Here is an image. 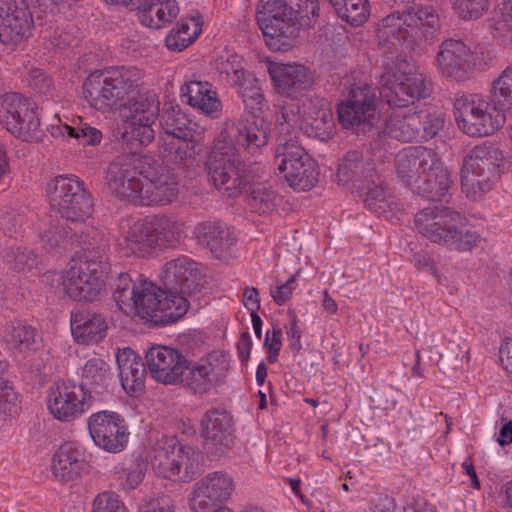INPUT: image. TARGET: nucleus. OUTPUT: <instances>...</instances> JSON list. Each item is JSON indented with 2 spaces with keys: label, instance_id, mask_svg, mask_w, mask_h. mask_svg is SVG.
<instances>
[{
  "label": "nucleus",
  "instance_id": "c756f323",
  "mask_svg": "<svg viewBox=\"0 0 512 512\" xmlns=\"http://www.w3.org/2000/svg\"><path fill=\"white\" fill-rule=\"evenodd\" d=\"M108 330L106 317L102 313L86 309H75L71 313V333L79 344L89 345L102 341Z\"/></svg>",
  "mask_w": 512,
  "mask_h": 512
},
{
  "label": "nucleus",
  "instance_id": "de8ad7c7",
  "mask_svg": "<svg viewBox=\"0 0 512 512\" xmlns=\"http://www.w3.org/2000/svg\"><path fill=\"white\" fill-rule=\"evenodd\" d=\"M111 373L109 365L101 358H91L86 361L82 369V380L80 385L94 388H106L111 381Z\"/></svg>",
  "mask_w": 512,
  "mask_h": 512
},
{
  "label": "nucleus",
  "instance_id": "58836bf2",
  "mask_svg": "<svg viewBox=\"0 0 512 512\" xmlns=\"http://www.w3.org/2000/svg\"><path fill=\"white\" fill-rule=\"evenodd\" d=\"M68 224L69 223L66 224L65 220L64 223L58 222L41 233V243L48 252L54 251L60 247L66 248L69 242H71V244L74 242L79 244L81 234H86L82 226L74 225V227H71L68 226Z\"/></svg>",
  "mask_w": 512,
  "mask_h": 512
},
{
  "label": "nucleus",
  "instance_id": "6e6d98bb",
  "mask_svg": "<svg viewBox=\"0 0 512 512\" xmlns=\"http://www.w3.org/2000/svg\"><path fill=\"white\" fill-rule=\"evenodd\" d=\"M129 158V162L133 163V168L136 170V177L143 176L147 181L161 174L162 169L167 167L160 166L157 161L150 155L138 154V151H125Z\"/></svg>",
  "mask_w": 512,
  "mask_h": 512
},
{
  "label": "nucleus",
  "instance_id": "603ef678",
  "mask_svg": "<svg viewBox=\"0 0 512 512\" xmlns=\"http://www.w3.org/2000/svg\"><path fill=\"white\" fill-rule=\"evenodd\" d=\"M4 262L15 271L32 269L39 263L38 255L22 247H6L2 250Z\"/></svg>",
  "mask_w": 512,
  "mask_h": 512
},
{
  "label": "nucleus",
  "instance_id": "20e7f679",
  "mask_svg": "<svg viewBox=\"0 0 512 512\" xmlns=\"http://www.w3.org/2000/svg\"><path fill=\"white\" fill-rule=\"evenodd\" d=\"M461 214L447 206L421 209L414 219L415 228L431 242L458 251H471L482 238L475 230L460 228Z\"/></svg>",
  "mask_w": 512,
  "mask_h": 512
},
{
  "label": "nucleus",
  "instance_id": "3c124183",
  "mask_svg": "<svg viewBox=\"0 0 512 512\" xmlns=\"http://www.w3.org/2000/svg\"><path fill=\"white\" fill-rule=\"evenodd\" d=\"M292 7L294 22L300 29H309L313 27L319 17L318 0H288Z\"/></svg>",
  "mask_w": 512,
  "mask_h": 512
},
{
  "label": "nucleus",
  "instance_id": "f03ea898",
  "mask_svg": "<svg viewBox=\"0 0 512 512\" xmlns=\"http://www.w3.org/2000/svg\"><path fill=\"white\" fill-rule=\"evenodd\" d=\"M429 94L426 77L407 59L387 63L379 76V95L393 111L386 121V133L401 142L420 140L421 122L417 112L405 108Z\"/></svg>",
  "mask_w": 512,
  "mask_h": 512
},
{
  "label": "nucleus",
  "instance_id": "c85d7f7f",
  "mask_svg": "<svg viewBox=\"0 0 512 512\" xmlns=\"http://www.w3.org/2000/svg\"><path fill=\"white\" fill-rule=\"evenodd\" d=\"M300 129L310 138L328 141L334 133L335 122L328 102L319 97L310 98Z\"/></svg>",
  "mask_w": 512,
  "mask_h": 512
},
{
  "label": "nucleus",
  "instance_id": "774afa93",
  "mask_svg": "<svg viewBox=\"0 0 512 512\" xmlns=\"http://www.w3.org/2000/svg\"><path fill=\"white\" fill-rule=\"evenodd\" d=\"M294 289L295 276H292L285 283L276 286L274 289H271L270 294L276 304L283 305L290 299Z\"/></svg>",
  "mask_w": 512,
  "mask_h": 512
},
{
  "label": "nucleus",
  "instance_id": "cd10ccee",
  "mask_svg": "<svg viewBox=\"0 0 512 512\" xmlns=\"http://www.w3.org/2000/svg\"><path fill=\"white\" fill-rule=\"evenodd\" d=\"M178 181L170 169H162L161 174L141 184L135 203L144 206L167 205L178 198Z\"/></svg>",
  "mask_w": 512,
  "mask_h": 512
},
{
  "label": "nucleus",
  "instance_id": "5701e85b",
  "mask_svg": "<svg viewBox=\"0 0 512 512\" xmlns=\"http://www.w3.org/2000/svg\"><path fill=\"white\" fill-rule=\"evenodd\" d=\"M151 376L163 384L179 383L188 359L178 350L168 346H152L145 355Z\"/></svg>",
  "mask_w": 512,
  "mask_h": 512
},
{
  "label": "nucleus",
  "instance_id": "f3484780",
  "mask_svg": "<svg viewBox=\"0 0 512 512\" xmlns=\"http://www.w3.org/2000/svg\"><path fill=\"white\" fill-rule=\"evenodd\" d=\"M180 224L174 218L158 215L136 222L129 230L127 242L134 253L144 254L150 248L175 246L180 239Z\"/></svg>",
  "mask_w": 512,
  "mask_h": 512
},
{
  "label": "nucleus",
  "instance_id": "a19ab883",
  "mask_svg": "<svg viewBox=\"0 0 512 512\" xmlns=\"http://www.w3.org/2000/svg\"><path fill=\"white\" fill-rule=\"evenodd\" d=\"M155 122L129 121L119 138V143L126 148L123 151H139L151 143L155 138L153 125Z\"/></svg>",
  "mask_w": 512,
  "mask_h": 512
},
{
  "label": "nucleus",
  "instance_id": "1a4fd4ad",
  "mask_svg": "<svg viewBox=\"0 0 512 512\" xmlns=\"http://www.w3.org/2000/svg\"><path fill=\"white\" fill-rule=\"evenodd\" d=\"M201 460L199 449L182 445L174 436H162L154 445L151 463L159 476L189 482L200 473Z\"/></svg>",
  "mask_w": 512,
  "mask_h": 512
},
{
  "label": "nucleus",
  "instance_id": "f257e3e1",
  "mask_svg": "<svg viewBox=\"0 0 512 512\" xmlns=\"http://www.w3.org/2000/svg\"><path fill=\"white\" fill-rule=\"evenodd\" d=\"M270 128L260 119L251 125H234L228 135L213 147L206 168L217 190L229 198L245 195L251 212L269 215L276 210L279 197L264 183V167L260 163H246L241 152L255 155L268 144Z\"/></svg>",
  "mask_w": 512,
  "mask_h": 512
},
{
  "label": "nucleus",
  "instance_id": "a18cd8bd",
  "mask_svg": "<svg viewBox=\"0 0 512 512\" xmlns=\"http://www.w3.org/2000/svg\"><path fill=\"white\" fill-rule=\"evenodd\" d=\"M338 17L351 26H361L369 16L368 0H328Z\"/></svg>",
  "mask_w": 512,
  "mask_h": 512
},
{
  "label": "nucleus",
  "instance_id": "0eeeda50",
  "mask_svg": "<svg viewBox=\"0 0 512 512\" xmlns=\"http://www.w3.org/2000/svg\"><path fill=\"white\" fill-rule=\"evenodd\" d=\"M116 306L128 316H139L155 326L168 324L172 312H163L157 286L147 280L136 282L128 273H120L112 284Z\"/></svg>",
  "mask_w": 512,
  "mask_h": 512
},
{
  "label": "nucleus",
  "instance_id": "ea45409f",
  "mask_svg": "<svg viewBox=\"0 0 512 512\" xmlns=\"http://www.w3.org/2000/svg\"><path fill=\"white\" fill-rule=\"evenodd\" d=\"M35 329L21 321L10 322L3 334L5 342L15 355L22 358L33 349L35 344Z\"/></svg>",
  "mask_w": 512,
  "mask_h": 512
},
{
  "label": "nucleus",
  "instance_id": "338daca9",
  "mask_svg": "<svg viewBox=\"0 0 512 512\" xmlns=\"http://www.w3.org/2000/svg\"><path fill=\"white\" fill-rule=\"evenodd\" d=\"M490 27L494 30V37L512 39V19L504 11L492 19Z\"/></svg>",
  "mask_w": 512,
  "mask_h": 512
},
{
  "label": "nucleus",
  "instance_id": "bf43d9fd",
  "mask_svg": "<svg viewBox=\"0 0 512 512\" xmlns=\"http://www.w3.org/2000/svg\"><path fill=\"white\" fill-rule=\"evenodd\" d=\"M221 503L220 500L214 498V496L195 484L190 498V506L194 512H217L219 510L218 506Z\"/></svg>",
  "mask_w": 512,
  "mask_h": 512
},
{
  "label": "nucleus",
  "instance_id": "dca6fc26",
  "mask_svg": "<svg viewBox=\"0 0 512 512\" xmlns=\"http://www.w3.org/2000/svg\"><path fill=\"white\" fill-rule=\"evenodd\" d=\"M0 123L23 141H38L43 135L35 104L19 93L1 97Z\"/></svg>",
  "mask_w": 512,
  "mask_h": 512
},
{
  "label": "nucleus",
  "instance_id": "4c0bfd02",
  "mask_svg": "<svg viewBox=\"0 0 512 512\" xmlns=\"http://www.w3.org/2000/svg\"><path fill=\"white\" fill-rule=\"evenodd\" d=\"M159 100L155 92L147 89L136 91L123 106L129 111V121L155 122L159 116Z\"/></svg>",
  "mask_w": 512,
  "mask_h": 512
},
{
  "label": "nucleus",
  "instance_id": "ddd939ff",
  "mask_svg": "<svg viewBox=\"0 0 512 512\" xmlns=\"http://www.w3.org/2000/svg\"><path fill=\"white\" fill-rule=\"evenodd\" d=\"M288 0H261L257 6V24L267 45L274 50L291 46L298 35Z\"/></svg>",
  "mask_w": 512,
  "mask_h": 512
},
{
  "label": "nucleus",
  "instance_id": "b1692460",
  "mask_svg": "<svg viewBox=\"0 0 512 512\" xmlns=\"http://www.w3.org/2000/svg\"><path fill=\"white\" fill-rule=\"evenodd\" d=\"M438 155L434 149L425 146L403 149L395 160L398 178L413 190L429 167H433Z\"/></svg>",
  "mask_w": 512,
  "mask_h": 512
},
{
  "label": "nucleus",
  "instance_id": "6e6552de",
  "mask_svg": "<svg viewBox=\"0 0 512 512\" xmlns=\"http://www.w3.org/2000/svg\"><path fill=\"white\" fill-rule=\"evenodd\" d=\"M138 70L124 67L98 70L83 84V95L91 107L110 111L122 107L126 98L137 87Z\"/></svg>",
  "mask_w": 512,
  "mask_h": 512
},
{
  "label": "nucleus",
  "instance_id": "a211bd4d",
  "mask_svg": "<svg viewBox=\"0 0 512 512\" xmlns=\"http://www.w3.org/2000/svg\"><path fill=\"white\" fill-rule=\"evenodd\" d=\"M436 65L443 77L463 82L475 69L484 70L488 64L479 62L478 53H474L462 40L449 38L439 45Z\"/></svg>",
  "mask_w": 512,
  "mask_h": 512
},
{
  "label": "nucleus",
  "instance_id": "8fccbe9b",
  "mask_svg": "<svg viewBox=\"0 0 512 512\" xmlns=\"http://www.w3.org/2000/svg\"><path fill=\"white\" fill-rule=\"evenodd\" d=\"M196 484L222 503L230 497L233 491L232 478L221 471L206 475Z\"/></svg>",
  "mask_w": 512,
  "mask_h": 512
},
{
  "label": "nucleus",
  "instance_id": "aec40b11",
  "mask_svg": "<svg viewBox=\"0 0 512 512\" xmlns=\"http://www.w3.org/2000/svg\"><path fill=\"white\" fill-rule=\"evenodd\" d=\"M89 434L96 446L110 453H119L128 444L130 432L125 419L113 411H98L87 421Z\"/></svg>",
  "mask_w": 512,
  "mask_h": 512
},
{
  "label": "nucleus",
  "instance_id": "69168bd1",
  "mask_svg": "<svg viewBox=\"0 0 512 512\" xmlns=\"http://www.w3.org/2000/svg\"><path fill=\"white\" fill-rule=\"evenodd\" d=\"M381 178L375 184L365 183L361 185V189H367L366 196L364 199L365 205L376 213H380L384 210L385 204V193L381 186Z\"/></svg>",
  "mask_w": 512,
  "mask_h": 512
},
{
  "label": "nucleus",
  "instance_id": "7c9ffc66",
  "mask_svg": "<svg viewBox=\"0 0 512 512\" xmlns=\"http://www.w3.org/2000/svg\"><path fill=\"white\" fill-rule=\"evenodd\" d=\"M435 164L423 174L422 179L413 188V191L429 201L449 202V190L453 181L450 173L444 168L441 157L438 155Z\"/></svg>",
  "mask_w": 512,
  "mask_h": 512
},
{
  "label": "nucleus",
  "instance_id": "473e14b6",
  "mask_svg": "<svg viewBox=\"0 0 512 512\" xmlns=\"http://www.w3.org/2000/svg\"><path fill=\"white\" fill-rule=\"evenodd\" d=\"M135 10L141 24L154 29L171 23L179 14L176 0H139Z\"/></svg>",
  "mask_w": 512,
  "mask_h": 512
},
{
  "label": "nucleus",
  "instance_id": "bb28decb",
  "mask_svg": "<svg viewBox=\"0 0 512 512\" xmlns=\"http://www.w3.org/2000/svg\"><path fill=\"white\" fill-rule=\"evenodd\" d=\"M337 178L343 185L353 182L360 188L365 183L375 184L379 181V174L372 160L365 159L360 151L351 150L339 160Z\"/></svg>",
  "mask_w": 512,
  "mask_h": 512
},
{
  "label": "nucleus",
  "instance_id": "6ab92c4d",
  "mask_svg": "<svg viewBox=\"0 0 512 512\" xmlns=\"http://www.w3.org/2000/svg\"><path fill=\"white\" fill-rule=\"evenodd\" d=\"M94 400L92 392L84 385L61 382L50 388L48 408L57 420L71 422L88 411Z\"/></svg>",
  "mask_w": 512,
  "mask_h": 512
},
{
  "label": "nucleus",
  "instance_id": "4d7b16f0",
  "mask_svg": "<svg viewBox=\"0 0 512 512\" xmlns=\"http://www.w3.org/2000/svg\"><path fill=\"white\" fill-rule=\"evenodd\" d=\"M20 410L18 395L10 382L0 379V420L14 417Z\"/></svg>",
  "mask_w": 512,
  "mask_h": 512
},
{
  "label": "nucleus",
  "instance_id": "e2e57ef3",
  "mask_svg": "<svg viewBox=\"0 0 512 512\" xmlns=\"http://www.w3.org/2000/svg\"><path fill=\"white\" fill-rule=\"evenodd\" d=\"M92 512H128V510L116 493L107 491L95 498Z\"/></svg>",
  "mask_w": 512,
  "mask_h": 512
},
{
  "label": "nucleus",
  "instance_id": "72a5a7b5",
  "mask_svg": "<svg viewBox=\"0 0 512 512\" xmlns=\"http://www.w3.org/2000/svg\"><path fill=\"white\" fill-rule=\"evenodd\" d=\"M183 95L188 98L190 106L201 110L205 115L216 119L222 112V102L216 90L208 82L190 81L182 88Z\"/></svg>",
  "mask_w": 512,
  "mask_h": 512
},
{
  "label": "nucleus",
  "instance_id": "f8f14e48",
  "mask_svg": "<svg viewBox=\"0 0 512 512\" xmlns=\"http://www.w3.org/2000/svg\"><path fill=\"white\" fill-rule=\"evenodd\" d=\"M454 116L458 126L471 136H488L497 131L505 115L493 110L492 101L480 94L461 95L454 101Z\"/></svg>",
  "mask_w": 512,
  "mask_h": 512
},
{
  "label": "nucleus",
  "instance_id": "864d4df0",
  "mask_svg": "<svg viewBox=\"0 0 512 512\" xmlns=\"http://www.w3.org/2000/svg\"><path fill=\"white\" fill-rule=\"evenodd\" d=\"M302 125L301 117L299 115V106L296 104H285L281 106L279 112L276 114V128L278 129L280 139H288L296 128ZM291 137H289L290 139Z\"/></svg>",
  "mask_w": 512,
  "mask_h": 512
},
{
  "label": "nucleus",
  "instance_id": "f704fd0d",
  "mask_svg": "<svg viewBox=\"0 0 512 512\" xmlns=\"http://www.w3.org/2000/svg\"><path fill=\"white\" fill-rule=\"evenodd\" d=\"M183 370L179 383H183L196 394L206 393L220 379L217 367L207 360L199 362L188 360L187 367Z\"/></svg>",
  "mask_w": 512,
  "mask_h": 512
},
{
  "label": "nucleus",
  "instance_id": "393cba45",
  "mask_svg": "<svg viewBox=\"0 0 512 512\" xmlns=\"http://www.w3.org/2000/svg\"><path fill=\"white\" fill-rule=\"evenodd\" d=\"M274 88L282 96L298 99L313 85L312 72L299 64H275L269 67Z\"/></svg>",
  "mask_w": 512,
  "mask_h": 512
},
{
  "label": "nucleus",
  "instance_id": "4468645a",
  "mask_svg": "<svg viewBox=\"0 0 512 512\" xmlns=\"http://www.w3.org/2000/svg\"><path fill=\"white\" fill-rule=\"evenodd\" d=\"M501 159V150L490 143L477 145L470 151L461 169V187L467 197L477 200L491 190V174Z\"/></svg>",
  "mask_w": 512,
  "mask_h": 512
},
{
  "label": "nucleus",
  "instance_id": "680f3d73",
  "mask_svg": "<svg viewBox=\"0 0 512 512\" xmlns=\"http://www.w3.org/2000/svg\"><path fill=\"white\" fill-rule=\"evenodd\" d=\"M26 82L37 94L53 95V81L42 69L32 68L26 76Z\"/></svg>",
  "mask_w": 512,
  "mask_h": 512
},
{
  "label": "nucleus",
  "instance_id": "5fc2aeb1",
  "mask_svg": "<svg viewBox=\"0 0 512 512\" xmlns=\"http://www.w3.org/2000/svg\"><path fill=\"white\" fill-rule=\"evenodd\" d=\"M145 374L146 371L142 361L119 372L120 382L125 392L131 396L141 394L145 386Z\"/></svg>",
  "mask_w": 512,
  "mask_h": 512
},
{
  "label": "nucleus",
  "instance_id": "39448f33",
  "mask_svg": "<svg viewBox=\"0 0 512 512\" xmlns=\"http://www.w3.org/2000/svg\"><path fill=\"white\" fill-rule=\"evenodd\" d=\"M202 283V273L197 262L182 257L165 264L157 292L163 312L173 314L168 324L178 321L187 313L189 302L185 295L199 291Z\"/></svg>",
  "mask_w": 512,
  "mask_h": 512
},
{
  "label": "nucleus",
  "instance_id": "4be33fe9",
  "mask_svg": "<svg viewBox=\"0 0 512 512\" xmlns=\"http://www.w3.org/2000/svg\"><path fill=\"white\" fill-rule=\"evenodd\" d=\"M33 25L32 13L24 3L16 0H0V42L17 45L30 35Z\"/></svg>",
  "mask_w": 512,
  "mask_h": 512
},
{
  "label": "nucleus",
  "instance_id": "79ce46f5",
  "mask_svg": "<svg viewBox=\"0 0 512 512\" xmlns=\"http://www.w3.org/2000/svg\"><path fill=\"white\" fill-rule=\"evenodd\" d=\"M214 65L220 78L232 87L250 74L244 69L243 58L229 49L223 50L217 56Z\"/></svg>",
  "mask_w": 512,
  "mask_h": 512
},
{
  "label": "nucleus",
  "instance_id": "2eb2a0df",
  "mask_svg": "<svg viewBox=\"0 0 512 512\" xmlns=\"http://www.w3.org/2000/svg\"><path fill=\"white\" fill-rule=\"evenodd\" d=\"M339 123L356 134L365 135L377 122V96L367 84L352 87L345 101L337 107Z\"/></svg>",
  "mask_w": 512,
  "mask_h": 512
},
{
  "label": "nucleus",
  "instance_id": "a878e982",
  "mask_svg": "<svg viewBox=\"0 0 512 512\" xmlns=\"http://www.w3.org/2000/svg\"><path fill=\"white\" fill-rule=\"evenodd\" d=\"M106 184L109 189L120 198L135 202L137 194L141 191L142 181L136 177L133 163L127 156H117L107 167Z\"/></svg>",
  "mask_w": 512,
  "mask_h": 512
},
{
  "label": "nucleus",
  "instance_id": "49530a36",
  "mask_svg": "<svg viewBox=\"0 0 512 512\" xmlns=\"http://www.w3.org/2000/svg\"><path fill=\"white\" fill-rule=\"evenodd\" d=\"M51 134L54 137L68 136L75 138L78 143L83 146H96L103 138L102 132L99 129L92 127L87 123H83L81 120L80 123L75 126L67 124H59L57 126L52 125Z\"/></svg>",
  "mask_w": 512,
  "mask_h": 512
},
{
  "label": "nucleus",
  "instance_id": "c9c22d12",
  "mask_svg": "<svg viewBox=\"0 0 512 512\" xmlns=\"http://www.w3.org/2000/svg\"><path fill=\"white\" fill-rule=\"evenodd\" d=\"M159 123L167 138H176L181 140H193L194 129L192 121L182 111L179 105L165 103L162 113L159 114Z\"/></svg>",
  "mask_w": 512,
  "mask_h": 512
},
{
  "label": "nucleus",
  "instance_id": "7ed1b4c3",
  "mask_svg": "<svg viewBox=\"0 0 512 512\" xmlns=\"http://www.w3.org/2000/svg\"><path fill=\"white\" fill-rule=\"evenodd\" d=\"M79 245L83 253L79 260H72L66 271L64 285L67 294L78 301L92 302L104 290L110 273L109 243L98 231L91 229L81 234Z\"/></svg>",
  "mask_w": 512,
  "mask_h": 512
},
{
  "label": "nucleus",
  "instance_id": "2f4dec72",
  "mask_svg": "<svg viewBox=\"0 0 512 512\" xmlns=\"http://www.w3.org/2000/svg\"><path fill=\"white\" fill-rule=\"evenodd\" d=\"M85 465V454L81 446L75 442H65L53 457L52 473L56 480L68 482L78 478Z\"/></svg>",
  "mask_w": 512,
  "mask_h": 512
},
{
  "label": "nucleus",
  "instance_id": "0e129e2a",
  "mask_svg": "<svg viewBox=\"0 0 512 512\" xmlns=\"http://www.w3.org/2000/svg\"><path fill=\"white\" fill-rule=\"evenodd\" d=\"M421 122L420 139L429 140L433 138L443 127L444 118L437 114L428 113L425 111L417 112Z\"/></svg>",
  "mask_w": 512,
  "mask_h": 512
},
{
  "label": "nucleus",
  "instance_id": "423d86ee",
  "mask_svg": "<svg viewBox=\"0 0 512 512\" xmlns=\"http://www.w3.org/2000/svg\"><path fill=\"white\" fill-rule=\"evenodd\" d=\"M438 22V15L431 7L414 5L383 18L377 28V37L380 42L390 43L396 49L411 51L424 33L435 29Z\"/></svg>",
  "mask_w": 512,
  "mask_h": 512
},
{
  "label": "nucleus",
  "instance_id": "9d476101",
  "mask_svg": "<svg viewBox=\"0 0 512 512\" xmlns=\"http://www.w3.org/2000/svg\"><path fill=\"white\" fill-rule=\"evenodd\" d=\"M50 207L71 225L83 226L93 203L84 182L74 175H59L47 184Z\"/></svg>",
  "mask_w": 512,
  "mask_h": 512
},
{
  "label": "nucleus",
  "instance_id": "37998d69",
  "mask_svg": "<svg viewBox=\"0 0 512 512\" xmlns=\"http://www.w3.org/2000/svg\"><path fill=\"white\" fill-rule=\"evenodd\" d=\"M489 99L493 110L504 115L512 109V65L507 66L491 83Z\"/></svg>",
  "mask_w": 512,
  "mask_h": 512
},
{
  "label": "nucleus",
  "instance_id": "052dcab7",
  "mask_svg": "<svg viewBox=\"0 0 512 512\" xmlns=\"http://www.w3.org/2000/svg\"><path fill=\"white\" fill-rule=\"evenodd\" d=\"M147 470V462L140 457H137L130 466L123 468L122 474L125 480L122 481V486L126 490H134L143 481L145 472Z\"/></svg>",
  "mask_w": 512,
  "mask_h": 512
},
{
  "label": "nucleus",
  "instance_id": "e433bc0d",
  "mask_svg": "<svg viewBox=\"0 0 512 512\" xmlns=\"http://www.w3.org/2000/svg\"><path fill=\"white\" fill-rule=\"evenodd\" d=\"M198 241L220 258L235 242L232 232L224 224L207 221L197 225Z\"/></svg>",
  "mask_w": 512,
  "mask_h": 512
},
{
  "label": "nucleus",
  "instance_id": "412c9836",
  "mask_svg": "<svg viewBox=\"0 0 512 512\" xmlns=\"http://www.w3.org/2000/svg\"><path fill=\"white\" fill-rule=\"evenodd\" d=\"M203 449L210 460H216L232 448L233 420L225 410L209 409L201 420Z\"/></svg>",
  "mask_w": 512,
  "mask_h": 512
},
{
  "label": "nucleus",
  "instance_id": "9b49d317",
  "mask_svg": "<svg viewBox=\"0 0 512 512\" xmlns=\"http://www.w3.org/2000/svg\"><path fill=\"white\" fill-rule=\"evenodd\" d=\"M279 140L275 151L274 165L285 180L295 190H311L318 181L316 162L297 141Z\"/></svg>",
  "mask_w": 512,
  "mask_h": 512
},
{
  "label": "nucleus",
  "instance_id": "13d9d810",
  "mask_svg": "<svg viewBox=\"0 0 512 512\" xmlns=\"http://www.w3.org/2000/svg\"><path fill=\"white\" fill-rule=\"evenodd\" d=\"M490 0H454L456 13L465 20L479 19L486 13Z\"/></svg>",
  "mask_w": 512,
  "mask_h": 512
},
{
  "label": "nucleus",
  "instance_id": "09e8293b",
  "mask_svg": "<svg viewBox=\"0 0 512 512\" xmlns=\"http://www.w3.org/2000/svg\"><path fill=\"white\" fill-rule=\"evenodd\" d=\"M239 89V94L245 104L246 109L255 116L262 111L264 105V95L259 86V81L248 74L244 79L239 81L236 86Z\"/></svg>",
  "mask_w": 512,
  "mask_h": 512
},
{
  "label": "nucleus",
  "instance_id": "c03bdc74",
  "mask_svg": "<svg viewBox=\"0 0 512 512\" xmlns=\"http://www.w3.org/2000/svg\"><path fill=\"white\" fill-rule=\"evenodd\" d=\"M200 32V24L195 18L181 19L166 36V47L171 51L180 52L187 48Z\"/></svg>",
  "mask_w": 512,
  "mask_h": 512
}]
</instances>
